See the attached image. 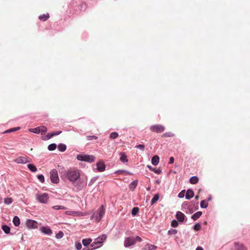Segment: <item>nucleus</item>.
Here are the masks:
<instances>
[{
	"label": "nucleus",
	"mask_w": 250,
	"mask_h": 250,
	"mask_svg": "<svg viewBox=\"0 0 250 250\" xmlns=\"http://www.w3.org/2000/svg\"><path fill=\"white\" fill-rule=\"evenodd\" d=\"M60 172L61 177L62 179H66L70 182H75L80 177L81 171L74 168H71L67 170L63 168Z\"/></svg>",
	"instance_id": "obj_1"
},
{
	"label": "nucleus",
	"mask_w": 250,
	"mask_h": 250,
	"mask_svg": "<svg viewBox=\"0 0 250 250\" xmlns=\"http://www.w3.org/2000/svg\"><path fill=\"white\" fill-rule=\"evenodd\" d=\"M107 235L106 234H102L96 239L91 244L90 247H92L91 250H94L101 247L103 245V242L106 239Z\"/></svg>",
	"instance_id": "obj_2"
},
{
	"label": "nucleus",
	"mask_w": 250,
	"mask_h": 250,
	"mask_svg": "<svg viewBox=\"0 0 250 250\" xmlns=\"http://www.w3.org/2000/svg\"><path fill=\"white\" fill-rule=\"evenodd\" d=\"M105 213V209L103 205L101 206L99 208L95 211L91 216V220L95 219V220L99 222L101 221L103 216Z\"/></svg>",
	"instance_id": "obj_3"
},
{
	"label": "nucleus",
	"mask_w": 250,
	"mask_h": 250,
	"mask_svg": "<svg viewBox=\"0 0 250 250\" xmlns=\"http://www.w3.org/2000/svg\"><path fill=\"white\" fill-rule=\"evenodd\" d=\"M142 241V238L137 236L134 237H128L125 238L124 242V246L125 248H127L135 245L137 241L141 242Z\"/></svg>",
	"instance_id": "obj_4"
},
{
	"label": "nucleus",
	"mask_w": 250,
	"mask_h": 250,
	"mask_svg": "<svg viewBox=\"0 0 250 250\" xmlns=\"http://www.w3.org/2000/svg\"><path fill=\"white\" fill-rule=\"evenodd\" d=\"M78 160L91 163L94 161L95 157L92 155L79 154L77 156Z\"/></svg>",
	"instance_id": "obj_5"
},
{
	"label": "nucleus",
	"mask_w": 250,
	"mask_h": 250,
	"mask_svg": "<svg viewBox=\"0 0 250 250\" xmlns=\"http://www.w3.org/2000/svg\"><path fill=\"white\" fill-rule=\"evenodd\" d=\"M37 200L42 203H46L48 200L49 196L47 193H40L36 194Z\"/></svg>",
	"instance_id": "obj_6"
},
{
	"label": "nucleus",
	"mask_w": 250,
	"mask_h": 250,
	"mask_svg": "<svg viewBox=\"0 0 250 250\" xmlns=\"http://www.w3.org/2000/svg\"><path fill=\"white\" fill-rule=\"evenodd\" d=\"M50 179L51 182L54 184H57L59 182V178L58 177L57 170L53 169L51 170L50 172Z\"/></svg>",
	"instance_id": "obj_7"
},
{
	"label": "nucleus",
	"mask_w": 250,
	"mask_h": 250,
	"mask_svg": "<svg viewBox=\"0 0 250 250\" xmlns=\"http://www.w3.org/2000/svg\"><path fill=\"white\" fill-rule=\"evenodd\" d=\"M165 129V127L161 125H151L150 127V130L152 132L156 133H161L163 132Z\"/></svg>",
	"instance_id": "obj_8"
},
{
	"label": "nucleus",
	"mask_w": 250,
	"mask_h": 250,
	"mask_svg": "<svg viewBox=\"0 0 250 250\" xmlns=\"http://www.w3.org/2000/svg\"><path fill=\"white\" fill-rule=\"evenodd\" d=\"M26 225L29 229H36L38 228V223L33 220H27L26 222Z\"/></svg>",
	"instance_id": "obj_9"
},
{
	"label": "nucleus",
	"mask_w": 250,
	"mask_h": 250,
	"mask_svg": "<svg viewBox=\"0 0 250 250\" xmlns=\"http://www.w3.org/2000/svg\"><path fill=\"white\" fill-rule=\"evenodd\" d=\"M65 214L69 215H72L74 216H84L86 215V213H83L79 211H66L65 212Z\"/></svg>",
	"instance_id": "obj_10"
},
{
	"label": "nucleus",
	"mask_w": 250,
	"mask_h": 250,
	"mask_svg": "<svg viewBox=\"0 0 250 250\" xmlns=\"http://www.w3.org/2000/svg\"><path fill=\"white\" fill-rule=\"evenodd\" d=\"M176 217L179 222H183L186 216L181 211H178L176 213Z\"/></svg>",
	"instance_id": "obj_11"
},
{
	"label": "nucleus",
	"mask_w": 250,
	"mask_h": 250,
	"mask_svg": "<svg viewBox=\"0 0 250 250\" xmlns=\"http://www.w3.org/2000/svg\"><path fill=\"white\" fill-rule=\"evenodd\" d=\"M30 161L26 156H21L17 158V163H26Z\"/></svg>",
	"instance_id": "obj_12"
},
{
	"label": "nucleus",
	"mask_w": 250,
	"mask_h": 250,
	"mask_svg": "<svg viewBox=\"0 0 250 250\" xmlns=\"http://www.w3.org/2000/svg\"><path fill=\"white\" fill-rule=\"evenodd\" d=\"M97 169L100 172H102L105 170V165L103 162H99L97 164Z\"/></svg>",
	"instance_id": "obj_13"
},
{
	"label": "nucleus",
	"mask_w": 250,
	"mask_h": 250,
	"mask_svg": "<svg viewBox=\"0 0 250 250\" xmlns=\"http://www.w3.org/2000/svg\"><path fill=\"white\" fill-rule=\"evenodd\" d=\"M41 230L43 233H44L46 234L50 235L52 233V231L51 229L48 227H42Z\"/></svg>",
	"instance_id": "obj_14"
},
{
	"label": "nucleus",
	"mask_w": 250,
	"mask_h": 250,
	"mask_svg": "<svg viewBox=\"0 0 250 250\" xmlns=\"http://www.w3.org/2000/svg\"><path fill=\"white\" fill-rule=\"evenodd\" d=\"M194 195V192L191 189H188L187 191V193L186 194V198L187 199H189L192 198Z\"/></svg>",
	"instance_id": "obj_15"
},
{
	"label": "nucleus",
	"mask_w": 250,
	"mask_h": 250,
	"mask_svg": "<svg viewBox=\"0 0 250 250\" xmlns=\"http://www.w3.org/2000/svg\"><path fill=\"white\" fill-rule=\"evenodd\" d=\"M157 247L155 245L148 244L145 246L143 249L145 250H151L156 249Z\"/></svg>",
	"instance_id": "obj_16"
},
{
	"label": "nucleus",
	"mask_w": 250,
	"mask_h": 250,
	"mask_svg": "<svg viewBox=\"0 0 250 250\" xmlns=\"http://www.w3.org/2000/svg\"><path fill=\"white\" fill-rule=\"evenodd\" d=\"M159 162V157L157 155L154 156L151 160V163L153 165H157Z\"/></svg>",
	"instance_id": "obj_17"
},
{
	"label": "nucleus",
	"mask_w": 250,
	"mask_h": 250,
	"mask_svg": "<svg viewBox=\"0 0 250 250\" xmlns=\"http://www.w3.org/2000/svg\"><path fill=\"white\" fill-rule=\"evenodd\" d=\"M202 211H198L192 215L191 218L193 220L195 221L197 220L202 215Z\"/></svg>",
	"instance_id": "obj_18"
},
{
	"label": "nucleus",
	"mask_w": 250,
	"mask_h": 250,
	"mask_svg": "<svg viewBox=\"0 0 250 250\" xmlns=\"http://www.w3.org/2000/svg\"><path fill=\"white\" fill-rule=\"evenodd\" d=\"M50 17V16L48 13H47L46 14H43L42 15H40L39 17V19L42 21H47L49 18Z\"/></svg>",
	"instance_id": "obj_19"
},
{
	"label": "nucleus",
	"mask_w": 250,
	"mask_h": 250,
	"mask_svg": "<svg viewBox=\"0 0 250 250\" xmlns=\"http://www.w3.org/2000/svg\"><path fill=\"white\" fill-rule=\"evenodd\" d=\"M1 229L6 234H8L10 232V228L6 225H3L1 227Z\"/></svg>",
	"instance_id": "obj_20"
},
{
	"label": "nucleus",
	"mask_w": 250,
	"mask_h": 250,
	"mask_svg": "<svg viewBox=\"0 0 250 250\" xmlns=\"http://www.w3.org/2000/svg\"><path fill=\"white\" fill-rule=\"evenodd\" d=\"M91 242L92 239L91 238L83 239L82 240V243L84 246H87L91 243Z\"/></svg>",
	"instance_id": "obj_21"
},
{
	"label": "nucleus",
	"mask_w": 250,
	"mask_h": 250,
	"mask_svg": "<svg viewBox=\"0 0 250 250\" xmlns=\"http://www.w3.org/2000/svg\"><path fill=\"white\" fill-rule=\"evenodd\" d=\"M198 178L197 176L191 177L189 180V182L191 184H195L198 182Z\"/></svg>",
	"instance_id": "obj_22"
},
{
	"label": "nucleus",
	"mask_w": 250,
	"mask_h": 250,
	"mask_svg": "<svg viewBox=\"0 0 250 250\" xmlns=\"http://www.w3.org/2000/svg\"><path fill=\"white\" fill-rule=\"evenodd\" d=\"M120 155L121 156L120 160L122 162L124 163V162H127L128 160H127L126 156L125 155V154L121 152L120 153Z\"/></svg>",
	"instance_id": "obj_23"
},
{
	"label": "nucleus",
	"mask_w": 250,
	"mask_h": 250,
	"mask_svg": "<svg viewBox=\"0 0 250 250\" xmlns=\"http://www.w3.org/2000/svg\"><path fill=\"white\" fill-rule=\"evenodd\" d=\"M27 167L32 172H35L37 170L36 167L33 164H29L27 165Z\"/></svg>",
	"instance_id": "obj_24"
},
{
	"label": "nucleus",
	"mask_w": 250,
	"mask_h": 250,
	"mask_svg": "<svg viewBox=\"0 0 250 250\" xmlns=\"http://www.w3.org/2000/svg\"><path fill=\"white\" fill-rule=\"evenodd\" d=\"M159 195L158 194H155L151 200V204L153 205L155 204L159 200Z\"/></svg>",
	"instance_id": "obj_25"
},
{
	"label": "nucleus",
	"mask_w": 250,
	"mask_h": 250,
	"mask_svg": "<svg viewBox=\"0 0 250 250\" xmlns=\"http://www.w3.org/2000/svg\"><path fill=\"white\" fill-rule=\"evenodd\" d=\"M138 184V182L137 181H134L132 183H131L129 186V188L131 189H134L136 188Z\"/></svg>",
	"instance_id": "obj_26"
},
{
	"label": "nucleus",
	"mask_w": 250,
	"mask_h": 250,
	"mask_svg": "<svg viewBox=\"0 0 250 250\" xmlns=\"http://www.w3.org/2000/svg\"><path fill=\"white\" fill-rule=\"evenodd\" d=\"M147 167L150 170L153 171L156 174H159L162 172V170L160 168L156 169L155 168H153L152 167L150 166H148Z\"/></svg>",
	"instance_id": "obj_27"
},
{
	"label": "nucleus",
	"mask_w": 250,
	"mask_h": 250,
	"mask_svg": "<svg viewBox=\"0 0 250 250\" xmlns=\"http://www.w3.org/2000/svg\"><path fill=\"white\" fill-rule=\"evenodd\" d=\"M58 148L60 151L63 152L66 150V146L65 145L61 144L58 146Z\"/></svg>",
	"instance_id": "obj_28"
},
{
	"label": "nucleus",
	"mask_w": 250,
	"mask_h": 250,
	"mask_svg": "<svg viewBox=\"0 0 250 250\" xmlns=\"http://www.w3.org/2000/svg\"><path fill=\"white\" fill-rule=\"evenodd\" d=\"M200 206L202 208H207L208 206V201L206 200H202L200 203Z\"/></svg>",
	"instance_id": "obj_29"
},
{
	"label": "nucleus",
	"mask_w": 250,
	"mask_h": 250,
	"mask_svg": "<svg viewBox=\"0 0 250 250\" xmlns=\"http://www.w3.org/2000/svg\"><path fill=\"white\" fill-rule=\"evenodd\" d=\"M29 131L35 133H40V126L35 128H30L29 129Z\"/></svg>",
	"instance_id": "obj_30"
},
{
	"label": "nucleus",
	"mask_w": 250,
	"mask_h": 250,
	"mask_svg": "<svg viewBox=\"0 0 250 250\" xmlns=\"http://www.w3.org/2000/svg\"><path fill=\"white\" fill-rule=\"evenodd\" d=\"M47 131V128L44 126H40V133L44 134Z\"/></svg>",
	"instance_id": "obj_31"
},
{
	"label": "nucleus",
	"mask_w": 250,
	"mask_h": 250,
	"mask_svg": "<svg viewBox=\"0 0 250 250\" xmlns=\"http://www.w3.org/2000/svg\"><path fill=\"white\" fill-rule=\"evenodd\" d=\"M15 131H16V127L11 128H10L9 129H7V130L3 131V132H2L1 133V134H4V133H10V132H15Z\"/></svg>",
	"instance_id": "obj_32"
},
{
	"label": "nucleus",
	"mask_w": 250,
	"mask_h": 250,
	"mask_svg": "<svg viewBox=\"0 0 250 250\" xmlns=\"http://www.w3.org/2000/svg\"><path fill=\"white\" fill-rule=\"evenodd\" d=\"M118 133L115 132H112L110 134V138L112 139H115L118 137Z\"/></svg>",
	"instance_id": "obj_33"
},
{
	"label": "nucleus",
	"mask_w": 250,
	"mask_h": 250,
	"mask_svg": "<svg viewBox=\"0 0 250 250\" xmlns=\"http://www.w3.org/2000/svg\"><path fill=\"white\" fill-rule=\"evenodd\" d=\"M57 146L55 144H52L48 146V149L49 150H54L56 148Z\"/></svg>",
	"instance_id": "obj_34"
},
{
	"label": "nucleus",
	"mask_w": 250,
	"mask_h": 250,
	"mask_svg": "<svg viewBox=\"0 0 250 250\" xmlns=\"http://www.w3.org/2000/svg\"><path fill=\"white\" fill-rule=\"evenodd\" d=\"M53 208L54 209L58 210V209H63L65 210L66 209V208L62 206H55L53 207Z\"/></svg>",
	"instance_id": "obj_35"
},
{
	"label": "nucleus",
	"mask_w": 250,
	"mask_h": 250,
	"mask_svg": "<svg viewBox=\"0 0 250 250\" xmlns=\"http://www.w3.org/2000/svg\"><path fill=\"white\" fill-rule=\"evenodd\" d=\"M173 136L174 134L171 132H167L162 135L163 137H171Z\"/></svg>",
	"instance_id": "obj_36"
},
{
	"label": "nucleus",
	"mask_w": 250,
	"mask_h": 250,
	"mask_svg": "<svg viewBox=\"0 0 250 250\" xmlns=\"http://www.w3.org/2000/svg\"><path fill=\"white\" fill-rule=\"evenodd\" d=\"M139 208L138 207L133 208L131 213L133 215H135L139 211Z\"/></svg>",
	"instance_id": "obj_37"
},
{
	"label": "nucleus",
	"mask_w": 250,
	"mask_h": 250,
	"mask_svg": "<svg viewBox=\"0 0 250 250\" xmlns=\"http://www.w3.org/2000/svg\"><path fill=\"white\" fill-rule=\"evenodd\" d=\"M86 139L88 141H90V140H92L93 139H98V137L96 136H86Z\"/></svg>",
	"instance_id": "obj_38"
},
{
	"label": "nucleus",
	"mask_w": 250,
	"mask_h": 250,
	"mask_svg": "<svg viewBox=\"0 0 250 250\" xmlns=\"http://www.w3.org/2000/svg\"><path fill=\"white\" fill-rule=\"evenodd\" d=\"M63 236V233L61 231H59V233H57L56 236V237L57 239L62 238Z\"/></svg>",
	"instance_id": "obj_39"
},
{
	"label": "nucleus",
	"mask_w": 250,
	"mask_h": 250,
	"mask_svg": "<svg viewBox=\"0 0 250 250\" xmlns=\"http://www.w3.org/2000/svg\"><path fill=\"white\" fill-rule=\"evenodd\" d=\"M75 247L77 250H79L82 249V244L80 242H76L75 243Z\"/></svg>",
	"instance_id": "obj_40"
},
{
	"label": "nucleus",
	"mask_w": 250,
	"mask_h": 250,
	"mask_svg": "<svg viewBox=\"0 0 250 250\" xmlns=\"http://www.w3.org/2000/svg\"><path fill=\"white\" fill-rule=\"evenodd\" d=\"M12 202V199L10 198H6L4 199V203L6 204L9 205Z\"/></svg>",
	"instance_id": "obj_41"
},
{
	"label": "nucleus",
	"mask_w": 250,
	"mask_h": 250,
	"mask_svg": "<svg viewBox=\"0 0 250 250\" xmlns=\"http://www.w3.org/2000/svg\"><path fill=\"white\" fill-rule=\"evenodd\" d=\"M177 233V231L176 229H172L168 231V233L169 235L176 234Z\"/></svg>",
	"instance_id": "obj_42"
},
{
	"label": "nucleus",
	"mask_w": 250,
	"mask_h": 250,
	"mask_svg": "<svg viewBox=\"0 0 250 250\" xmlns=\"http://www.w3.org/2000/svg\"><path fill=\"white\" fill-rule=\"evenodd\" d=\"M171 225L172 227H177L178 225V222L176 221V220H173L172 222H171Z\"/></svg>",
	"instance_id": "obj_43"
},
{
	"label": "nucleus",
	"mask_w": 250,
	"mask_h": 250,
	"mask_svg": "<svg viewBox=\"0 0 250 250\" xmlns=\"http://www.w3.org/2000/svg\"><path fill=\"white\" fill-rule=\"evenodd\" d=\"M38 179L42 183H43L44 182V178L43 175H39L38 176Z\"/></svg>",
	"instance_id": "obj_44"
},
{
	"label": "nucleus",
	"mask_w": 250,
	"mask_h": 250,
	"mask_svg": "<svg viewBox=\"0 0 250 250\" xmlns=\"http://www.w3.org/2000/svg\"><path fill=\"white\" fill-rule=\"evenodd\" d=\"M194 229L196 231L200 230L201 229L200 224H196V225H195L194 226Z\"/></svg>",
	"instance_id": "obj_45"
},
{
	"label": "nucleus",
	"mask_w": 250,
	"mask_h": 250,
	"mask_svg": "<svg viewBox=\"0 0 250 250\" xmlns=\"http://www.w3.org/2000/svg\"><path fill=\"white\" fill-rule=\"evenodd\" d=\"M185 190H182L178 194V197L179 198H183L185 196Z\"/></svg>",
	"instance_id": "obj_46"
},
{
	"label": "nucleus",
	"mask_w": 250,
	"mask_h": 250,
	"mask_svg": "<svg viewBox=\"0 0 250 250\" xmlns=\"http://www.w3.org/2000/svg\"><path fill=\"white\" fill-rule=\"evenodd\" d=\"M136 147L144 151L145 150V146L143 145H139L136 146Z\"/></svg>",
	"instance_id": "obj_47"
},
{
	"label": "nucleus",
	"mask_w": 250,
	"mask_h": 250,
	"mask_svg": "<svg viewBox=\"0 0 250 250\" xmlns=\"http://www.w3.org/2000/svg\"><path fill=\"white\" fill-rule=\"evenodd\" d=\"M61 133H62L61 131H57L53 132L51 133H52V136L53 137L54 136L59 135Z\"/></svg>",
	"instance_id": "obj_48"
},
{
	"label": "nucleus",
	"mask_w": 250,
	"mask_h": 250,
	"mask_svg": "<svg viewBox=\"0 0 250 250\" xmlns=\"http://www.w3.org/2000/svg\"><path fill=\"white\" fill-rule=\"evenodd\" d=\"M52 137H53L52 135V133H48V134H47V135H46V138H44L43 139H44V140H46V139H50V138H51Z\"/></svg>",
	"instance_id": "obj_49"
},
{
	"label": "nucleus",
	"mask_w": 250,
	"mask_h": 250,
	"mask_svg": "<svg viewBox=\"0 0 250 250\" xmlns=\"http://www.w3.org/2000/svg\"><path fill=\"white\" fill-rule=\"evenodd\" d=\"M174 158L173 157H171L169 158V164H172L174 163Z\"/></svg>",
	"instance_id": "obj_50"
},
{
	"label": "nucleus",
	"mask_w": 250,
	"mask_h": 250,
	"mask_svg": "<svg viewBox=\"0 0 250 250\" xmlns=\"http://www.w3.org/2000/svg\"><path fill=\"white\" fill-rule=\"evenodd\" d=\"M12 222H13V225H14V226L16 227V216H14L13 217Z\"/></svg>",
	"instance_id": "obj_51"
},
{
	"label": "nucleus",
	"mask_w": 250,
	"mask_h": 250,
	"mask_svg": "<svg viewBox=\"0 0 250 250\" xmlns=\"http://www.w3.org/2000/svg\"><path fill=\"white\" fill-rule=\"evenodd\" d=\"M20 222V219L17 216V226L19 225Z\"/></svg>",
	"instance_id": "obj_52"
},
{
	"label": "nucleus",
	"mask_w": 250,
	"mask_h": 250,
	"mask_svg": "<svg viewBox=\"0 0 250 250\" xmlns=\"http://www.w3.org/2000/svg\"><path fill=\"white\" fill-rule=\"evenodd\" d=\"M196 250H203V249L201 247L199 246L196 248Z\"/></svg>",
	"instance_id": "obj_53"
},
{
	"label": "nucleus",
	"mask_w": 250,
	"mask_h": 250,
	"mask_svg": "<svg viewBox=\"0 0 250 250\" xmlns=\"http://www.w3.org/2000/svg\"><path fill=\"white\" fill-rule=\"evenodd\" d=\"M83 250H91V249H87V248H83Z\"/></svg>",
	"instance_id": "obj_54"
},
{
	"label": "nucleus",
	"mask_w": 250,
	"mask_h": 250,
	"mask_svg": "<svg viewBox=\"0 0 250 250\" xmlns=\"http://www.w3.org/2000/svg\"><path fill=\"white\" fill-rule=\"evenodd\" d=\"M198 198H199V196H198V195H196V197H195V199H196V200H198Z\"/></svg>",
	"instance_id": "obj_55"
},
{
	"label": "nucleus",
	"mask_w": 250,
	"mask_h": 250,
	"mask_svg": "<svg viewBox=\"0 0 250 250\" xmlns=\"http://www.w3.org/2000/svg\"><path fill=\"white\" fill-rule=\"evenodd\" d=\"M210 200H211V198L209 197L207 201H210Z\"/></svg>",
	"instance_id": "obj_56"
},
{
	"label": "nucleus",
	"mask_w": 250,
	"mask_h": 250,
	"mask_svg": "<svg viewBox=\"0 0 250 250\" xmlns=\"http://www.w3.org/2000/svg\"><path fill=\"white\" fill-rule=\"evenodd\" d=\"M20 129V127H17V130H19V129Z\"/></svg>",
	"instance_id": "obj_57"
}]
</instances>
